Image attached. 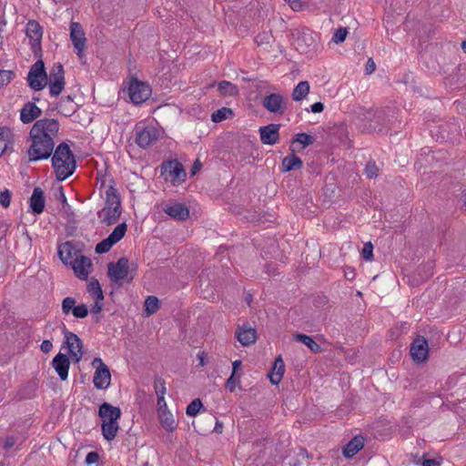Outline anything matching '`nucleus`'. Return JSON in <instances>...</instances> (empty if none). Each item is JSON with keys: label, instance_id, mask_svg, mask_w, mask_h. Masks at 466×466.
Segmentation results:
<instances>
[{"label": "nucleus", "instance_id": "nucleus-1", "mask_svg": "<svg viewBox=\"0 0 466 466\" xmlns=\"http://www.w3.org/2000/svg\"><path fill=\"white\" fill-rule=\"evenodd\" d=\"M59 128L60 124L55 118L45 117L34 123L29 132L31 142L27 149L29 161H39L51 157Z\"/></svg>", "mask_w": 466, "mask_h": 466}, {"label": "nucleus", "instance_id": "nucleus-2", "mask_svg": "<svg viewBox=\"0 0 466 466\" xmlns=\"http://www.w3.org/2000/svg\"><path fill=\"white\" fill-rule=\"evenodd\" d=\"M53 152L52 166L56 179L63 181L70 177L76 167L75 156L65 142L59 144Z\"/></svg>", "mask_w": 466, "mask_h": 466}, {"label": "nucleus", "instance_id": "nucleus-3", "mask_svg": "<svg viewBox=\"0 0 466 466\" xmlns=\"http://www.w3.org/2000/svg\"><path fill=\"white\" fill-rule=\"evenodd\" d=\"M99 417L102 419V434L106 441H112L116 438L119 430L117 422L121 416V410L107 402L100 405L98 410Z\"/></svg>", "mask_w": 466, "mask_h": 466}, {"label": "nucleus", "instance_id": "nucleus-4", "mask_svg": "<svg viewBox=\"0 0 466 466\" xmlns=\"http://www.w3.org/2000/svg\"><path fill=\"white\" fill-rule=\"evenodd\" d=\"M121 215V203L117 190L109 186L106 190V206L98 213L103 223L112 225L117 221Z\"/></svg>", "mask_w": 466, "mask_h": 466}, {"label": "nucleus", "instance_id": "nucleus-5", "mask_svg": "<svg viewBox=\"0 0 466 466\" xmlns=\"http://www.w3.org/2000/svg\"><path fill=\"white\" fill-rule=\"evenodd\" d=\"M107 275L111 282L121 285L124 280L130 283L134 275L130 271L129 260L126 257L107 264Z\"/></svg>", "mask_w": 466, "mask_h": 466}, {"label": "nucleus", "instance_id": "nucleus-6", "mask_svg": "<svg viewBox=\"0 0 466 466\" xmlns=\"http://www.w3.org/2000/svg\"><path fill=\"white\" fill-rule=\"evenodd\" d=\"M26 79L28 86L35 91L43 90L47 86V74L41 59L30 67Z\"/></svg>", "mask_w": 466, "mask_h": 466}, {"label": "nucleus", "instance_id": "nucleus-7", "mask_svg": "<svg viewBox=\"0 0 466 466\" xmlns=\"http://www.w3.org/2000/svg\"><path fill=\"white\" fill-rule=\"evenodd\" d=\"M65 71L61 63L55 64L47 76V86L51 96H58L65 88Z\"/></svg>", "mask_w": 466, "mask_h": 466}, {"label": "nucleus", "instance_id": "nucleus-8", "mask_svg": "<svg viewBox=\"0 0 466 466\" xmlns=\"http://www.w3.org/2000/svg\"><path fill=\"white\" fill-rule=\"evenodd\" d=\"M92 365L96 369L93 378L95 387L99 390L107 389L111 381V374L108 367L100 358H95L92 361Z\"/></svg>", "mask_w": 466, "mask_h": 466}, {"label": "nucleus", "instance_id": "nucleus-9", "mask_svg": "<svg viewBox=\"0 0 466 466\" xmlns=\"http://www.w3.org/2000/svg\"><path fill=\"white\" fill-rule=\"evenodd\" d=\"M127 224L125 222L118 224L113 230V232L105 239L100 241L96 246V252L97 254H104L108 252L113 245L120 241L127 231Z\"/></svg>", "mask_w": 466, "mask_h": 466}, {"label": "nucleus", "instance_id": "nucleus-10", "mask_svg": "<svg viewBox=\"0 0 466 466\" xmlns=\"http://www.w3.org/2000/svg\"><path fill=\"white\" fill-rule=\"evenodd\" d=\"M261 104L268 112L276 115H283L287 110V100L279 93L267 95Z\"/></svg>", "mask_w": 466, "mask_h": 466}, {"label": "nucleus", "instance_id": "nucleus-11", "mask_svg": "<svg viewBox=\"0 0 466 466\" xmlns=\"http://www.w3.org/2000/svg\"><path fill=\"white\" fill-rule=\"evenodd\" d=\"M128 90L131 101L137 105L145 102L151 95L150 86L137 79L130 83Z\"/></svg>", "mask_w": 466, "mask_h": 466}, {"label": "nucleus", "instance_id": "nucleus-12", "mask_svg": "<svg viewBox=\"0 0 466 466\" xmlns=\"http://www.w3.org/2000/svg\"><path fill=\"white\" fill-rule=\"evenodd\" d=\"M63 333L65 335V343L67 345L69 354L71 357L75 358L76 362H78L83 356V344L80 338L76 334L67 330L65 326Z\"/></svg>", "mask_w": 466, "mask_h": 466}, {"label": "nucleus", "instance_id": "nucleus-13", "mask_svg": "<svg viewBox=\"0 0 466 466\" xmlns=\"http://www.w3.org/2000/svg\"><path fill=\"white\" fill-rule=\"evenodd\" d=\"M25 35L30 40L31 47L35 53L41 49V40L43 36V28L35 20H30L25 26Z\"/></svg>", "mask_w": 466, "mask_h": 466}, {"label": "nucleus", "instance_id": "nucleus-14", "mask_svg": "<svg viewBox=\"0 0 466 466\" xmlns=\"http://www.w3.org/2000/svg\"><path fill=\"white\" fill-rule=\"evenodd\" d=\"M163 173L166 174V179H169L173 183L184 181L186 172L183 165L177 160L167 162L162 167Z\"/></svg>", "mask_w": 466, "mask_h": 466}, {"label": "nucleus", "instance_id": "nucleus-15", "mask_svg": "<svg viewBox=\"0 0 466 466\" xmlns=\"http://www.w3.org/2000/svg\"><path fill=\"white\" fill-rule=\"evenodd\" d=\"M159 132L153 126H147L137 132L136 142L140 147L147 148L158 139Z\"/></svg>", "mask_w": 466, "mask_h": 466}, {"label": "nucleus", "instance_id": "nucleus-16", "mask_svg": "<svg viewBox=\"0 0 466 466\" xmlns=\"http://www.w3.org/2000/svg\"><path fill=\"white\" fill-rule=\"evenodd\" d=\"M70 265L72 266L76 276L80 279H87L93 266L91 259L83 255L76 256L70 262Z\"/></svg>", "mask_w": 466, "mask_h": 466}, {"label": "nucleus", "instance_id": "nucleus-17", "mask_svg": "<svg viewBox=\"0 0 466 466\" xmlns=\"http://www.w3.org/2000/svg\"><path fill=\"white\" fill-rule=\"evenodd\" d=\"M76 301L74 298L66 297L62 301V311L65 315L70 312L77 319H84L88 315V309L86 305H76Z\"/></svg>", "mask_w": 466, "mask_h": 466}, {"label": "nucleus", "instance_id": "nucleus-18", "mask_svg": "<svg viewBox=\"0 0 466 466\" xmlns=\"http://www.w3.org/2000/svg\"><path fill=\"white\" fill-rule=\"evenodd\" d=\"M198 424V431L201 434H206L208 431H216L217 433H221L223 430V424L219 422L212 414H207L199 418Z\"/></svg>", "mask_w": 466, "mask_h": 466}, {"label": "nucleus", "instance_id": "nucleus-19", "mask_svg": "<svg viewBox=\"0 0 466 466\" xmlns=\"http://www.w3.org/2000/svg\"><path fill=\"white\" fill-rule=\"evenodd\" d=\"M70 38L75 48L77 50L76 54L78 56H81L86 46L85 33L81 25L77 22H72L70 25Z\"/></svg>", "mask_w": 466, "mask_h": 466}, {"label": "nucleus", "instance_id": "nucleus-20", "mask_svg": "<svg viewBox=\"0 0 466 466\" xmlns=\"http://www.w3.org/2000/svg\"><path fill=\"white\" fill-rule=\"evenodd\" d=\"M279 124H269L259 128L260 140L264 145H275L279 139Z\"/></svg>", "mask_w": 466, "mask_h": 466}, {"label": "nucleus", "instance_id": "nucleus-21", "mask_svg": "<svg viewBox=\"0 0 466 466\" xmlns=\"http://www.w3.org/2000/svg\"><path fill=\"white\" fill-rule=\"evenodd\" d=\"M410 355L413 360L422 362L428 356V342L423 337H418L410 345Z\"/></svg>", "mask_w": 466, "mask_h": 466}, {"label": "nucleus", "instance_id": "nucleus-22", "mask_svg": "<svg viewBox=\"0 0 466 466\" xmlns=\"http://www.w3.org/2000/svg\"><path fill=\"white\" fill-rule=\"evenodd\" d=\"M69 366V359L63 353H58L52 360V367L55 369L61 380L67 379Z\"/></svg>", "mask_w": 466, "mask_h": 466}, {"label": "nucleus", "instance_id": "nucleus-23", "mask_svg": "<svg viewBox=\"0 0 466 466\" xmlns=\"http://www.w3.org/2000/svg\"><path fill=\"white\" fill-rule=\"evenodd\" d=\"M41 114L42 110L34 102H27L20 111V120L24 124H28L39 117Z\"/></svg>", "mask_w": 466, "mask_h": 466}, {"label": "nucleus", "instance_id": "nucleus-24", "mask_svg": "<svg viewBox=\"0 0 466 466\" xmlns=\"http://www.w3.org/2000/svg\"><path fill=\"white\" fill-rule=\"evenodd\" d=\"M46 198L41 187H35L30 198V208L35 214H41L44 211Z\"/></svg>", "mask_w": 466, "mask_h": 466}, {"label": "nucleus", "instance_id": "nucleus-25", "mask_svg": "<svg viewBox=\"0 0 466 466\" xmlns=\"http://www.w3.org/2000/svg\"><path fill=\"white\" fill-rule=\"evenodd\" d=\"M236 335L238 340L246 347L255 343L257 339L256 329L247 326L238 328Z\"/></svg>", "mask_w": 466, "mask_h": 466}, {"label": "nucleus", "instance_id": "nucleus-26", "mask_svg": "<svg viewBox=\"0 0 466 466\" xmlns=\"http://www.w3.org/2000/svg\"><path fill=\"white\" fill-rule=\"evenodd\" d=\"M164 212L172 218L177 220H185L189 216L188 208L184 204L181 203L166 206L164 208Z\"/></svg>", "mask_w": 466, "mask_h": 466}, {"label": "nucleus", "instance_id": "nucleus-27", "mask_svg": "<svg viewBox=\"0 0 466 466\" xmlns=\"http://www.w3.org/2000/svg\"><path fill=\"white\" fill-rule=\"evenodd\" d=\"M284 372L285 364L281 356H279L276 358L273 367L270 372L268 374V377L269 378V380L272 384L279 385L283 378Z\"/></svg>", "mask_w": 466, "mask_h": 466}, {"label": "nucleus", "instance_id": "nucleus-28", "mask_svg": "<svg viewBox=\"0 0 466 466\" xmlns=\"http://www.w3.org/2000/svg\"><path fill=\"white\" fill-rule=\"evenodd\" d=\"M364 446V438L360 435L355 436L350 441L347 445L343 448V455L346 458H352L358 453Z\"/></svg>", "mask_w": 466, "mask_h": 466}, {"label": "nucleus", "instance_id": "nucleus-29", "mask_svg": "<svg viewBox=\"0 0 466 466\" xmlns=\"http://www.w3.org/2000/svg\"><path fill=\"white\" fill-rule=\"evenodd\" d=\"M303 167V162L296 156L294 153H291L288 156H286L281 164V171L282 172H289L291 170H299Z\"/></svg>", "mask_w": 466, "mask_h": 466}, {"label": "nucleus", "instance_id": "nucleus-30", "mask_svg": "<svg viewBox=\"0 0 466 466\" xmlns=\"http://www.w3.org/2000/svg\"><path fill=\"white\" fill-rule=\"evenodd\" d=\"M293 338L296 341L301 342L304 345H306L314 353H319L322 351L321 347L317 342L314 341L312 337L309 335L297 333L293 335Z\"/></svg>", "mask_w": 466, "mask_h": 466}, {"label": "nucleus", "instance_id": "nucleus-31", "mask_svg": "<svg viewBox=\"0 0 466 466\" xmlns=\"http://www.w3.org/2000/svg\"><path fill=\"white\" fill-rule=\"evenodd\" d=\"M160 424L167 431H173L177 428V424L172 414L168 410L160 411L158 413Z\"/></svg>", "mask_w": 466, "mask_h": 466}, {"label": "nucleus", "instance_id": "nucleus-32", "mask_svg": "<svg viewBox=\"0 0 466 466\" xmlns=\"http://www.w3.org/2000/svg\"><path fill=\"white\" fill-rule=\"evenodd\" d=\"M309 92V84L308 81L299 82L292 92V98L295 101H300L307 96Z\"/></svg>", "mask_w": 466, "mask_h": 466}, {"label": "nucleus", "instance_id": "nucleus-33", "mask_svg": "<svg viewBox=\"0 0 466 466\" xmlns=\"http://www.w3.org/2000/svg\"><path fill=\"white\" fill-rule=\"evenodd\" d=\"M58 255L64 264H70L73 258V246L69 242L64 243L58 248Z\"/></svg>", "mask_w": 466, "mask_h": 466}, {"label": "nucleus", "instance_id": "nucleus-34", "mask_svg": "<svg viewBox=\"0 0 466 466\" xmlns=\"http://www.w3.org/2000/svg\"><path fill=\"white\" fill-rule=\"evenodd\" d=\"M159 309V299L155 296H148L145 300V312L147 316L155 314Z\"/></svg>", "mask_w": 466, "mask_h": 466}, {"label": "nucleus", "instance_id": "nucleus-35", "mask_svg": "<svg viewBox=\"0 0 466 466\" xmlns=\"http://www.w3.org/2000/svg\"><path fill=\"white\" fill-rule=\"evenodd\" d=\"M12 137V131L8 127H0V156L5 153Z\"/></svg>", "mask_w": 466, "mask_h": 466}, {"label": "nucleus", "instance_id": "nucleus-36", "mask_svg": "<svg viewBox=\"0 0 466 466\" xmlns=\"http://www.w3.org/2000/svg\"><path fill=\"white\" fill-rule=\"evenodd\" d=\"M87 291L96 299L102 300L104 299L103 291L98 280L92 279L87 285Z\"/></svg>", "mask_w": 466, "mask_h": 466}, {"label": "nucleus", "instance_id": "nucleus-37", "mask_svg": "<svg viewBox=\"0 0 466 466\" xmlns=\"http://www.w3.org/2000/svg\"><path fill=\"white\" fill-rule=\"evenodd\" d=\"M218 88L223 96H235L238 94V87L228 81L219 82Z\"/></svg>", "mask_w": 466, "mask_h": 466}, {"label": "nucleus", "instance_id": "nucleus-38", "mask_svg": "<svg viewBox=\"0 0 466 466\" xmlns=\"http://www.w3.org/2000/svg\"><path fill=\"white\" fill-rule=\"evenodd\" d=\"M233 115V111L228 107H222L220 109L216 110L211 115V120L213 122L218 123L225 119H227L228 116Z\"/></svg>", "mask_w": 466, "mask_h": 466}, {"label": "nucleus", "instance_id": "nucleus-39", "mask_svg": "<svg viewBox=\"0 0 466 466\" xmlns=\"http://www.w3.org/2000/svg\"><path fill=\"white\" fill-rule=\"evenodd\" d=\"M296 142L301 144L302 148H304L314 142V137L306 133H299L292 138V143Z\"/></svg>", "mask_w": 466, "mask_h": 466}, {"label": "nucleus", "instance_id": "nucleus-40", "mask_svg": "<svg viewBox=\"0 0 466 466\" xmlns=\"http://www.w3.org/2000/svg\"><path fill=\"white\" fill-rule=\"evenodd\" d=\"M202 407L203 405L201 400L199 399H195L187 407V415L190 417H195L200 411V409Z\"/></svg>", "mask_w": 466, "mask_h": 466}, {"label": "nucleus", "instance_id": "nucleus-41", "mask_svg": "<svg viewBox=\"0 0 466 466\" xmlns=\"http://www.w3.org/2000/svg\"><path fill=\"white\" fill-rule=\"evenodd\" d=\"M15 76L13 70H0V88L9 84Z\"/></svg>", "mask_w": 466, "mask_h": 466}, {"label": "nucleus", "instance_id": "nucleus-42", "mask_svg": "<svg viewBox=\"0 0 466 466\" xmlns=\"http://www.w3.org/2000/svg\"><path fill=\"white\" fill-rule=\"evenodd\" d=\"M57 108H58L59 112L62 115H64L65 116H70L76 112V105H67V104L59 102L57 105Z\"/></svg>", "mask_w": 466, "mask_h": 466}, {"label": "nucleus", "instance_id": "nucleus-43", "mask_svg": "<svg viewBox=\"0 0 466 466\" xmlns=\"http://www.w3.org/2000/svg\"><path fill=\"white\" fill-rule=\"evenodd\" d=\"M379 173V167H377L375 161H369L365 167V174L369 178L377 177Z\"/></svg>", "mask_w": 466, "mask_h": 466}, {"label": "nucleus", "instance_id": "nucleus-44", "mask_svg": "<svg viewBox=\"0 0 466 466\" xmlns=\"http://www.w3.org/2000/svg\"><path fill=\"white\" fill-rule=\"evenodd\" d=\"M155 392L157 397L165 396L167 389L166 382L161 378H157L154 382Z\"/></svg>", "mask_w": 466, "mask_h": 466}, {"label": "nucleus", "instance_id": "nucleus-45", "mask_svg": "<svg viewBox=\"0 0 466 466\" xmlns=\"http://www.w3.org/2000/svg\"><path fill=\"white\" fill-rule=\"evenodd\" d=\"M347 35H348V29L346 27H339L335 31V33L332 36V40L336 44L342 43L345 41Z\"/></svg>", "mask_w": 466, "mask_h": 466}, {"label": "nucleus", "instance_id": "nucleus-46", "mask_svg": "<svg viewBox=\"0 0 466 466\" xmlns=\"http://www.w3.org/2000/svg\"><path fill=\"white\" fill-rule=\"evenodd\" d=\"M239 377L240 374L238 375V378H236V375L231 374L230 377L227 380L226 388L230 392H233L236 390L237 385L239 384Z\"/></svg>", "mask_w": 466, "mask_h": 466}, {"label": "nucleus", "instance_id": "nucleus-47", "mask_svg": "<svg viewBox=\"0 0 466 466\" xmlns=\"http://www.w3.org/2000/svg\"><path fill=\"white\" fill-rule=\"evenodd\" d=\"M361 255L364 259L370 260L373 257V246L370 242L365 243L361 250Z\"/></svg>", "mask_w": 466, "mask_h": 466}, {"label": "nucleus", "instance_id": "nucleus-48", "mask_svg": "<svg viewBox=\"0 0 466 466\" xmlns=\"http://www.w3.org/2000/svg\"><path fill=\"white\" fill-rule=\"evenodd\" d=\"M11 201V192L8 189H5L0 192V204L4 208H8Z\"/></svg>", "mask_w": 466, "mask_h": 466}, {"label": "nucleus", "instance_id": "nucleus-49", "mask_svg": "<svg viewBox=\"0 0 466 466\" xmlns=\"http://www.w3.org/2000/svg\"><path fill=\"white\" fill-rule=\"evenodd\" d=\"M98 454L95 451H90L87 453L86 457V464H93L98 461Z\"/></svg>", "mask_w": 466, "mask_h": 466}, {"label": "nucleus", "instance_id": "nucleus-50", "mask_svg": "<svg viewBox=\"0 0 466 466\" xmlns=\"http://www.w3.org/2000/svg\"><path fill=\"white\" fill-rule=\"evenodd\" d=\"M375 69H376L375 62L371 58H369L367 61V64H366V68H365L366 74L370 75L375 71Z\"/></svg>", "mask_w": 466, "mask_h": 466}, {"label": "nucleus", "instance_id": "nucleus-51", "mask_svg": "<svg viewBox=\"0 0 466 466\" xmlns=\"http://www.w3.org/2000/svg\"><path fill=\"white\" fill-rule=\"evenodd\" d=\"M157 412L159 413L160 411H164V410H167V403H166V400H165V398L164 396H161V397H157Z\"/></svg>", "mask_w": 466, "mask_h": 466}, {"label": "nucleus", "instance_id": "nucleus-52", "mask_svg": "<svg viewBox=\"0 0 466 466\" xmlns=\"http://www.w3.org/2000/svg\"><path fill=\"white\" fill-rule=\"evenodd\" d=\"M40 348H41V350L43 352L47 353V352H49L52 350L53 344H52V342L49 339H45L42 342Z\"/></svg>", "mask_w": 466, "mask_h": 466}, {"label": "nucleus", "instance_id": "nucleus-53", "mask_svg": "<svg viewBox=\"0 0 466 466\" xmlns=\"http://www.w3.org/2000/svg\"><path fill=\"white\" fill-rule=\"evenodd\" d=\"M324 109V105L321 102H317L311 105L310 110L312 113H321Z\"/></svg>", "mask_w": 466, "mask_h": 466}, {"label": "nucleus", "instance_id": "nucleus-54", "mask_svg": "<svg viewBox=\"0 0 466 466\" xmlns=\"http://www.w3.org/2000/svg\"><path fill=\"white\" fill-rule=\"evenodd\" d=\"M58 199L62 202L63 208H66V207H69L68 203L66 201V195L64 193V190H63L62 187H59V198H58Z\"/></svg>", "mask_w": 466, "mask_h": 466}, {"label": "nucleus", "instance_id": "nucleus-55", "mask_svg": "<svg viewBox=\"0 0 466 466\" xmlns=\"http://www.w3.org/2000/svg\"><path fill=\"white\" fill-rule=\"evenodd\" d=\"M15 444V439L14 437H8L6 438L5 441V444H4V448L8 450V449H11L12 447H14Z\"/></svg>", "mask_w": 466, "mask_h": 466}, {"label": "nucleus", "instance_id": "nucleus-56", "mask_svg": "<svg viewBox=\"0 0 466 466\" xmlns=\"http://www.w3.org/2000/svg\"><path fill=\"white\" fill-rule=\"evenodd\" d=\"M310 457V455L309 454V452L307 451L306 449H303V448H300L298 454H297V459H301V460H304V459H309Z\"/></svg>", "mask_w": 466, "mask_h": 466}, {"label": "nucleus", "instance_id": "nucleus-57", "mask_svg": "<svg viewBox=\"0 0 466 466\" xmlns=\"http://www.w3.org/2000/svg\"><path fill=\"white\" fill-rule=\"evenodd\" d=\"M345 277L348 279H353L355 278V269L352 268H348L346 270H345Z\"/></svg>", "mask_w": 466, "mask_h": 466}, {"label": "nucleus", "instance_id": "nucleus-58", "mask_svg": "<svg viewBox=\"0 0 466 466\" xmlns=\"http://www.w3.org/2000/svg\"><path fill=\"white\" fill-rule=\"evenodd\" d=\"M241 364H242V362L239 360H237L233 361V363H232V373L231 374L237 375V371L240 368Z\"/></svg>", "mask_w": 466, "mask_h": 466}, {"label": "nucleus", "instance_id": "nucleus-59", "mask_svg": "<svg viewBox=\"0 0 466 466\" xmlns=\"http://www.w3.org/2000/svg\"><path fill=\"white\" fill-rule=\"evenodd\" d=\"M200 168H201V163L199 162V160L195 161V163L191 168L192 175L197 174V172L199 171Z\"/></svg>", "mask_w": 466, "mask_h": 466}, {"label": "nucleus", "instance_id": "nucleus-60", "mask_svg": "<svg viewBox=\"0 0 466 466\" xmlns=\"http://www.w3.org/2000/svg\"><path fill=\"white\" fill-rule=\"evenodd\" d=\"M197 357H198V359L199 360V364H198V366H200V367L205 366V364H206V363H205V358H206V354H205V352H203V351H202V352L198 353Z\"/></svg>", "mask_w": 466, "mask_h": 466}, {"label": "nucleus", "instance_id": "nucleus-61", "mask_svg": "<svg viewBox=\"0 0 466 466\" xmlns=\"http://www.w3.org/2000/svg\"><path fill=\"white\" fill-rule=\"evenodd\" d=\"M422 466H440V464L434 460L427 459L422 462Z\"/></svg>", "mask_w": 466, "mask_h": 466}, {"label": "nucleus", "instance_id": "nucleus-62", "mask_svg": "<svg viewBox=\"0 0 466 466\" xmlns=\"http://www.w3.org/2000/svg\"><path fill=\"white\" fill-rule=\"evenodd\" d=\"M102 310V304L96 301L95 305L92 307L91 311L95 314L99 313Z\"/></svg>", "mask_w": 466, "mask_h": 466}, {"label": "nucleus", "instance_id": "nucleus-63", "mask_svg": "<svg viewBox=\"0 0 466 466\" xmlns=\"http://www.w3.org/2000/svg\"><path fill=\"white\" fill-rule=\"evenodd\" d=\"M293 10H296L299 6V0H285Z\"/></svg>", "mask_w": 466, "mask_h": 466}, {"label": "nucleus", "instance_id": "nucleus-64", "mask_svg": "<svg viewBox=\"0 0 466 466\" xmlns=\"http://www.w3.org/2000/svg\"><path fill=\"white\" fill-rule=\"evenodd\" d=\"M59 102L65 103V104H67V105H75L74 101H73V98L70 96H67L66 97H62Z\"/></svg>", "mask_w": 466, "mask_h": 466}]
</instances>
